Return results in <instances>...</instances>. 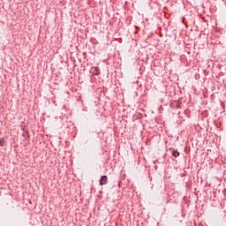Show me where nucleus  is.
Listing matches in <instances>:
<instances>
[{
    "label": "nucleus",
    "instance_id": "1",
    "mask_svg": "<svg viewBox=\"0 0 226 226\" xmlns=\"http://www.w3.org/2000/svg\"><path fill=\"white\" fill-rule=\"evenodd\" d=\"M107 176H102L100 179V185L101 186H103V185H107Z\"/></svg>",
    "mask_w": 226,
    "mask_h": 226
},
{
    "label": "nucleus",
    "instance_id": "2",
    "mask_svg": "<svg viewBox=\"0 0 226 226\" xmlns=\"http://www.w3.org/2000/svg\"><path fill=\"white\" fill-rule=\"evenodd\" d=\"M92 70H94L95 75H100V69L98 67H94Z\"/></svg>",
    "mask_w": 226,
    "mask_h": 226
},
{
    "label": "nucleus",
    "instance_id": "3",
    "mask_svg": "<svg viewBox=\"0 0 226 226\" xmlns=\"http://www.w3.org/2000/svg\"><path fill=\"white\" fill-rule=\"evenodd\" d=\"M172 154H173V156H175V158H177V156H179V152L175 150V151H173Z\"/></svg>",
    "mask_w": 226,
    "mask_h": 226
}]
</instances>
